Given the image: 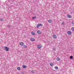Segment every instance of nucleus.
<instances>
[{
	"instance_id": "nucleus-20",
	"label": "nucleus",
	"mask_w": 74,
	"mask_h": 74,
	"mask_svg": "<svg viewBox=\"0 0 74 74\" xmlns=\"http://www.w3.org/2000/svg\"><path fill=\"white\" fill-rule=\"evenodd\" d=\"M50 64V66H53V64H52V63H51Z\"/></svg>"
},
{
	"instance_id": "nucleus-24",
	"label": "nucleus",
	"mask_w": 74,
	"mask_h": 74,
	"mask_svg": "<svg viewBox=\"0 0 74 74\" xmlns=\"http://www.w3.org/2000/svg\"><path fill=\"white\" fill-rule=\"evenodd\" d=\"M0 21H3V18H1Z\"/></svg>"
},
{
	"instance_id": "nucleus-2",
	"label": "nucleus",
	"mask_w": 74,
	"mask_h": 74,
	"mask_svg": "<svg viewBox=\"0 0 74 74\" xmlns=\"http://www.w3.org/2000/svg\"><path fill=\"white\" fill-rule=\"evenodd\" d=\"M41 47H42V46L41 45H39L37 46V47L38 49H40Z\"/></svg>"
},
{
	"instance_id": "nucleus-12",
	"label": "nucleus",
	"mask_w": 74,
	"mask_h": 74,
	"mask_svg": "<svg viewBox=\"0 0 74 74\" xmlns=\"http://www.w3.org/2000/svg\"><path fill=\"white\" fill-rule=\"evenodd\" d=\"M55 69L56 70H58V67L57 66H55Z\"/></svg>"
},
{
	"instance_id": "nucleus-9",
	"label": "nucleus",
	"mask_w": 74,
	"mask_h": 74,
	"mask_svg": "<svg viewBox=\"0 0 74 74\" xmlns=\"http://www.w3.org/2000/svg\"><path fill=\"white\" fill-rule=\"evenodd\" d=\"M22 67L23 69H25V68H26V66L25 65H23Z\"/></svg>"
},
{
	"instance_id": "nucleus-17",
	"label": "nucleus",
	"mask_w": 74,
	"mask_h": 74,
	"mask_svg": "<svg viewBox=\"0 0 74 74\" xmlns=\"http://www.w3.org/2000/svg\"><path fill=\"white\" fill-rule=\"evenodd\" d=\"M39 26H42V24H39Z\"/></svg>"
},
{
	"instance_id": "nucleus-29",
	"label": "nucleus",
	"mask_w": 74,
	"mask_h": 74,
	"mask_svg": "<svg viewBox=\"0 0 74 74\" xmlns=\"http://www.w3.org/2000/svg\"><path fill=\"white\" fill-rule=\"evenodd\" d=\"M54 50L55 51V49H54Z\"/></svg>"
},
{
	"instance_id": "nucleus-18",
	"label": "nucleus",
	"mask_w": 74,
	"mask_h": 74,
	"mask_svg": "<svg viewBox=\"0 0 74 74\" xmlns=\"http://www.w3.org/2000/svg\"><path fill=\"white\" fill-rule=\"evenodd\" d=\"M48 22L49 23H52V21L51 20H48Z\"/></svg>"
},
{
	"instance_id": "nucleus-16",
	"label": "nucleus",
	"mask_w": 74,
	"mask_h": 74,
	"mask_svg": "<svg viewBox=\"0 0 74 74\" xmlns=\"http://www.w3.org/2000/svg\"><path fill=\"white\" fill-rule=\"evenodd\" d=\"M71 30L73 31H74V27H72L71 29Z\"/></svg>"
},
{
	"instance_id": "nucleus-4",
	"label": "nucleus",
	"mask_w": 74,
	"mask_h": 74,
	"mask_svg": "<svg viewBox=\"0 0 74 74\" xmlns=\"http://www.w3.org/2000/svg\"><path fill=\"white\" fill-rule=\"evenodd\" d=\"M31 34L33 35L34 36L36 35V34H35V32H31Z\"/></svg>"
},
{
	"instance_id": "nucleus-5",
	"label": "nucleus",
	"mask_w": 74,
	"mask_h": 74,
	"mask_svg": "<svg viewBox=\"0 0 74 74\" xmlns=\"http://www.w3.org/2000/svg\"><path fill=\"white\" fill-rule=\"evenodd\" d=\"M37 33H38V34H41V32L40 31L38 30L37 31Z\"/></svg>"
},
{
	"instance_id": "nucleus-21",
	"label": "nucleus",
	"mask_w": 74,
	"mask_h": 74,
	"mask_svg": "<svg viewBox=\"0 0 74 74\" xmlns=\"http://www.w3.org/2000/svg\"><path fill=\"white\" fill-rule=\"evenodd\" d=\"M23 46H24V48H26V47H27V46H26V45H24Z\"/></svg>"
},
{
	"instance_id": "nucleus-15",
	"label": "nucleus",
	"mask_w": 74,
	"mask_h": 74,
	"mask_svg": "<svg viewBox=\"0 0 74 74\" xmlns=\"http://www.w3.org/2000/svg\"><path fill=\"white\" fill-rule=\"evenodd\" d=\"M36 27H37V28H38V27H40V25H39V24H38L36 25Z\"/></svg>"
},
{
	"instance_id": "nucleus-23",
	"label": "nucleus",
	"mask_w": 74,
	"mask_h": 74,
	"mask_svg": "<svg viewBox=\"0 0 74 74\" xmlns=\"http://www.w3.org/2000/svg\"><path fill=\"white\" fill-rule=\"evenodd\" d=\"M62 25H64V22H62Z\"/></svg>"
},
{
	"instance_id": "nucleus-25",
	"label": "nucleus",
	"mask_w": 74,
	"mask_h": 74,
	"mask_svg": "<svg viewBox=\"0 0 74 74\" xmlns=\"http://www.w3.org/2000/svg\"><path fill=\"white\" fill-rule=\"evenodd\" d=\"M72 24H73V25H74V21L72 22Z\"/></svg>"
},
{
	"instance_id": "nucleus-14",
	"label": "nucleus",
	"mask_w": 74,
	"mask_h": 74,
	"mask_svg": "<svg viewBox=\"0 0 74 74\" xmlns=\"http://www.w3.org/2000/svg\"><path fill=\"white\" fill-rule=\"evenodd\" d=\"M36 16L33 17H32V19H36Z\"/></svg>"
},
{
	"instance_id": "nucleus-26",
	"label": "nucleus",
	"mask_w": 74,
	"mask_h": 74,
	"mask_svg": "<svg viewBox=\"0 0 74 74\" xmlns=\"http://www.w3.org/2000/svg\"><path fill=\"white\" fill-rule=\"evenodd\" d=\"M31 72H32V73H34V71H31Z\"/></svg>"
},
{
	"instance_id": "nucleus-11",
	"label": "nucleus",
	"mask_w": 74,
	"mask_h": 74,
	"mask_svg": "<svg viewBox=\"0 0 74 74\" xmlns=\"http://www.w3.org/2000/svg\"><path fill=\"white\" fill-rule=\"evenodd\" d=\"M56 60H57V61H59V60H60V58H56Z\"/></svg>"
},
{
	"instance_id": "nucleus-13",
	"label": "nucleus",
	"mask_w": 74,
	"mask_h": 74,
	"mask_svg": "<svg viewBox=\"0 0 74 74\" xmlns=\"http://www.w3.org/2000/svg\"><path fill=\"white\" fill-rule=\"evenodd\" d=\"M17 69L18 70H21V67H18L17 68Z\"/></svg>"
},
{
	"instance_id": "nucleus-27",
	"label": "nucleus",
	"mask_w": 74,
	"mask_h": 74,
	"mask_svg": "<svg viewBox=\"0 0 74 74\" xmlns=\"http://www.w3.org/2000/svg\"><path fill=\"white\" fill-rule=\"evenodd\" d=\"M12 3H14V1H13V0H12Z\"/></svg>"
},
{
	"instance_id": "nucleus-19",
	"label": "nucleus",
	"mask_w": 74,
	"mask_h": 74,
	"mask_svg": "<svg viewBox=\"0 0 74 74\" xmlns=\"http://www.w3.org/2000/svg\"><path fill=\"white\" fill-rule=\"evenodd\" d=\"M70 59H73V57L72 56H71L70 57Z\"/></svg>"
},
{
	"instance_id": "nucleus-28",
	"label": "nucleus",
	"mask_w": 74,
	"mask_h": 74,
	"mask_svg": "<svg viewBox=\"0 0 74 74\" xmlns=\"http://www.w3.org/2000/svg\"><path fill=\"white\" fill-rule=\"evenodd\" d=\"M10 3H11V1H10Z\"/></svg>"
},
{
	"instance_id": "nucleus-8",
	"label": "nucleus",
	"mask_w": 74,
	"mask_h": 74,
	"mask_svg": "<svg viewBox=\"0 0 74 74\" xmlns=\"http://www.w3.org/2000/svg\"><path fill=\"white\" fill-rule=\"evenodd\" d=\"M20 45H21V46H23V42H20Z\"/></svg>"
},
{
	"instance_id": "nucleus-6",
	"label": "nucleus",
	"mask_w": 74,
	"mask_h": 74,
	"mask_svg": "<svg viewBox=\"0 0 74 74\" xmlns=\"http://www.w3.org/2000/svg\"><path fill=\"white\" fill-rule=\"evenodd\" d=\"M30 40L31 41H34L35 39L34 38H30Z\"/></svg>"
},
{
	"instance_id": "nucleus-10",
	"label": "nucleus",
	"mask_w": 74,
	"mask_h": 74,
	"mask_svg": "<svg viewBox=\"0 0 74 74\" xmlns=\"http://www.w3.org/2000/svg\"><path fill=\"white\" fill-rule=\"evenodd\" d=\"M53 37L54 38H56V35H53Z\"/></svg>"
},
{
	"instance_id": "nucleus-7",
	"label": "nucleus",
	"mask_w": 74,
	"mask_h": 74,
	"mask_svg": "<svg viewBox=\"0 0 74 74\" xmlns=\"http://www.w3.org/2000/svg\"><path fill=\"white\" fill-rule=\"evenodd\" d=\"M67 16L69 18H71V16L69 14Z\"/></svg>"
},
{
	"instance_id": "nucleus-22",
	"label": "nucleus",
	"mask_w": 74,
	"mask_h": 74,
	"mask_svg": "<svg viewBox=\"0 0 74 74\" xmlns=\"http://www.w3.org/2000/svg\"><path fill=\"white\" fill-rule=\"evenodd\" d=\"M11 26H10V25H8V27H11Z\"/></svg>"
},
{
	"instance_id": "nucleus-3",
	"label": "nucleus",
	"mask_w": 74,
	"mask_h": 74,
	"mask_svg": "<svg viewBox=\"0 0 74 74\" xmlns=\"http://www.w3.org/2000/svg\"><path fill=\"white\" fill-rule=\"evenodd\" d=\"M67 34H69V35H70L71 34V32L70 31H68L67 32Z\"/></svg>"
},
{
	"instance_id": "nucleus-1",
	"label": "nucleus",
	"mask_w": 74,
	"mask_h": 74,
	"mask_svg": "<svg viewBox=\"0 0 74 74\" xmlns=\"http://www.w3.org/2000/svg\"><path fill=\"white\" fill-rule=\"evenodd\" d=\"M4 48H5V50L6 51H8L9 49H10L7 47H4Z\"/></svg>"
}]
</instances>
